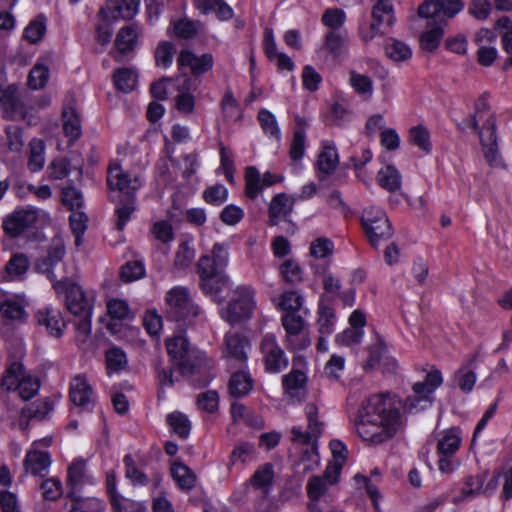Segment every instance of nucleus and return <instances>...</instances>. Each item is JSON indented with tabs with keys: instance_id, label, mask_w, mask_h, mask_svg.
Segmentation results:
<instances>
[{
	"instance_id": "nucleus-1",
	"label": "nucleus",
	"mask_w": 512,
	"mask_h": 512,
	"mask_svg": "<svg viewBox=\"0 0 512 512\" xmlns=\"http://www.w3.org/2000/svg\"><path fill=\"white\" fill-rule=\"evenodd\" d=\"M403 426L399 408L389 394H376L363 402L355 421L357 434L373 445L392 439Z\"/></svg>"
},
{
	"instance_id": "nucleus-2",
	"label": "nucleus",
	"mask_w": 512,
	"mask_h": 512,
	"mask_svg": "<svg viewBox=\"0 0 512 512\" xmlns=\"http://www.w3.org/2000/svg\"><path fill=\"white\" fill-rule=\"evenodd\" d=\"M228 261V247L222 243L213 245L211 255L200 257L197 263V273L200 277V287L205 294L216 296L229 285V278L224 273Z\"/></svg>"
},
{
	"instance_id": "nucleus-3",
	"label": "nucleus",
	"mask_w": 512,
	"mask_h": 512,
	"mask_svg": "<svg viewBox=\"0 0 512 512\" xmlns=\"http://www.w3.org/2000/svg\"><path fill=\"white\" fill-rule=\"evenodd\" d=\"M477 117L479 116L475 113L470 114L463 120L461 124L463 126L462 128H471L479 135L484 157L491 167L505 168L497 146L496 115L491 113L481 127L479 126Z\"/></svg>"
},
{
	"instance_id": "nucleus-4",
	"label": "nucleus",
	"mask_w": 512,
	"mask_h": 512,
	"mask_svg": "<svg viewBox=\"0 0 512 512\" xmlns=\"http://www.w3.org/2000/svg\"><path fill=\"white\" fill-rule=\"evenodd\" d=\"M166 316L175 322L190 323L198 316L199 307L193 302L189 290L183 286L170 289L165 296Z\"/></svg>"
},
{
	"instance_id": "nucleus-5",
	"label": "nucleus",
	"mask_w": 512,
	"mask_h": 512,
	"mask_svg": "<svg viewBox=\"0 0 512 512\" xmlns=\"http://www.w3.org/2000/svg\"><path fill=\"white\" fill-rule=\"evenodd\" d=\"M254 290L250 287L240 286L227 307L221 311V317L231 325L250 319L255 309Z\"/></svg>"
},
{
	"instance_id": "nucleus-6",
	"label": "nucleus",
	"mask_w": 512,
	"mask_h": 512,
	"mask_svg": "<svg viewBox=\"0 0 512 512\" xmlns=\"http://www.w3.org/2000/svg\"><path fill=\"white\" fill-rule=\"evenodd\" d=\"M1 386L7 391H17L19 396L26 401L37 394L40 384L37 378L24 373L21 363L13 362L7 368L2 378Z\"/></svg>"
},
{
	"instance_id": "nucleus-7",
	"label": "nucleus",
	"mask_w": 512,
	"mask_h": 512,
	"mask_svg": "<svg viewBox=\"0 0 512 512\" xmlns=\"http://www.w3.org/2000/svg\"><path fill=\"white\" fill-rule=\"evenodd\" d=\"M362 226L372 246L377 247L380 241L388 240L393 235V229L386 213L376 206L364 209L361 216Z\"/></svg>"
},
{
	"instance_id": "nucleus-8",
	"label": "nucleus",
	"mask_w": 512,
	"mask_h": 512,
	"mask_svg": "<svg viewBox=\"0 0 512 512\" xmlns=\"http://www.w3.org/2000/svg\"><path fill=\"white\" fill-rule=\"evenodd\" d=\"M53 288L57 294H64L67 309L75 316L88 315L92 312V304L85 296L82 288L70 279L55 281Z\"/></svg>"
},
{
	"instance_id": "nucleus-9",
	"label": "nucleus",
	"mask_w": 512,
	"mask_h": 512,
	"mask_svg": "<svg viewBox=\"0 0 512 512\" xmlns=\"http://www.w3.org/2000/svg\"><path fill=\"white\" fill-rule=\"evenodd\" d=\"M166 349L174 365L181 374H192L196 368L195 351L190 348L183 335L173 336L166 340Z\"/></svg>"
},
{
	"instance_id": "nucleus-10",
	"label": "nucleus",
	"mask_w": 512,
	"mask_h": 512,
	"mask_svg": "<svg viewBox=\"0 0 512 512\" xmlns=\"http://www.w3.org/2000/svg\"><path fill=\"white\" fill-rule=\"evenodd\" d=\"M464 8L462 0H427L418 8L419 16L429 18L433 22L446 25L449 19H452Z\"/></svg>"
},
{
	"instance_id": "nucleus-11",
	"label": "nucleus",
	"mask_w": 512,
	"mask_h": 512,
	"mask_svg": "<svg viewBox=\"0 0 512 512\" xmlns=\"http://www.w3.org/2000/svg\"><path fill=\"white\" fill-rule=\"evenodd\" d=\"M260 351L266 371L279 373L288 366V358L274 334L268 333L263 336Z\"/></svg>"
},
{
	"instance_id": "nucleus-12",
	"label": "nucleus",
	"mask_w": 512,
	"mask_h": 512,
	"mask_svg": "<svg viewBox=\"0 0 512 512\" xmlns=\"http://www.w3.org/2000/svg\"><path fill=\"white\" fill-rule=\"evenodd\" d=\"M281 322L286 332L288 347L293 350H304L310 346V338L304 333V319L297 312H286Z\"/></svg>"
},
{
	"instance_id": "nucleus-13",
	"label": "nucleus",
	"mask_w": 512,
	"mask_h": 512,
	"mask_svg": "<svg viewBox=\"0 0 512 512\" xmlns=\"http://www.w3.org/2000/svg\"><path fill=\"white\" fill-rule=\"evenodd\" d=\"M340 471V463H329L322 476L315 475L308 480L306 490L310 503H317L327 493L329 487L338 482Z\"/></svg>"
},
{
	"instance_id": "nucleus-14",
	"label": "nucleus",
	"mask_w": 512,
	"mask_h": 512,
	"mask_svg": "<svg viewBox=\"0 0 512 512\" xmlns=\"http://www.w3.org/2000/svg\"><path fill=\"white\" fill-rule=\"evenodd\" d=\"M305 414L308 421L307 431L301 427L291 429V440L300 444H309L317 440L324 430V422L319 419L318 407L314 403H308L305 406Z\"/></svg>"
},
{
	"instance_id": "nucleus-15",
	"label": "nucleus",
	"mask_w": 512,
	"mask_h": 512,
	"mask_svg": "<svg viewBox=\"0 0 512 512\" xmlns=\"http://www.w3.org/2000/svg\"><path fill=\"white\" fill-rule=\"evenodd\" d=\"M107 183L111 190H118L124 198L135 196L136 190L141 186L138 177H131L118 164L109 166Z\"/></svg>"
},
{
	"instance_id": "nucleus-16",
	"label": "nucleus",
	"mask_w": 512,
	"mask_h": 512,
	"mask_svg": "<svg viewBox=\"0 0 512 512\" xmlns=\"http://www.w3.org/2000/svg\"><path fill=\"white\" fill-rule=\"evenodd\" d=\"M223 355L230 365L243 367L247 362L248 340L239 333L228 332L224 338Z\"/></svg>"
},
{
	"instance_id": "nucleus-17",
	"label": "nucleus",
	"mask_w": 512,
	"mask_h": 512,
	"mask_svg": "<svg viewBox=\"0 0 512 512\" xmlns=\"http://www.w3.org/2000/svg\"><path fill=\"white\" fill-rule=\"evenodd\" d=\"M69 397L75 406L85 411L92 408L96 399L92 386L82 375H77L71 380Z\"/></svg>"
},
{
	"instance_id": "nucleus-18",
	"label": "nucleus",
	"mask_w": 512,
	"mask_h": 512,
	"mask_svg": "<svg viewBox=\"0 0 512 512\" xmlns=\"http://www.w3.org/2000/svg\"><path fill=\"white\" fill-rule=\"evenodd\" d=\"M37 220V214L31 209L16 210L8 215L3 221V229L10 237H17L30 227Z\"/></svg>"
},
{
	"instance_id": "nucleus-19",
	"label": "nucleus",
	"mask_w": 512,
	"mask_h": 512,
	"mask_svg": "<svg viewBox=\"0 0 512 512\" xmlns=\"http://www.w3.org/2000/svg\"><path fill=\"white\" fill-rule=\"evenodd\" d=\"M282 177L271 172H265L261 178L258 169L249 166L245 171L246 195L251 199H255L263 187H270L277 182L282 181Z\"/></svg>"
},
{
	"instance_id": "nucleus-20",
	"label": "nucleus",
	"mask_w": 512,
	"mask_h": 512,
	"mask_svg": "<svg viewBox=\"0 0 512 512\" xmlns=\"http://www.w3.org/2000/svg\"><path fill=\"white\" fill-rule=\"evenodd\" d=\"M38 325L45 327L47 333L55 338H60L66 328V322L60 310L53 307L39 309L35 313Z\"/></svg>"
},
{
	"instance_id": "nucleus-21",
	"label": "nucleus",
	"mask_w": 512,
	"mask_h": 512,
	"mask_svg": "<svg viewBox=\"0 0 512 512\" xmlns=\"http://www.w3.org/2000/svg\"><path fill=\"white\" fill-rule=\"evenodd\" d=\"M3 117L10 120L25 119L26 109L22 103L18 88L10 85L4 89V94L0 101Z\"/></svg>"
},
{
	"instance_id": "nucleus-22",
	"label": "nucleus",
	"mask_w": 512,
	"mask_h": 512,
	"mask_svg": "<svg viewBox=\"0 0 512 512\" xmlns=\"http://www.w3.org/2000/svg\"><path fill=\"white\" fill-rule=\"evenodd\" d=\"M65 255V246L61 239H53L51 242L47 255L39 259L36 263V268L39 272L48 276L51 282H55V275L53 269Z\"/></svg>"
},
{
	"instance_id": "nucleus-23",
	"label": "nucleus",
	"mask_w": 512,
	"mask_h": 512,
	"mask_svg": "<svg viewBox=\"0 0 512 512\" xmlns=\"http://www.w3.org/2000/svg\"><path fill=\"white\" fill-rule=\"evenodd\" d=\"M177 62L180 67H189L193 76H200L212 69L214 60L210 53L197 56L189 50H182Z\"/></svg>"
},
{
	"instance_id": "nucleus-24",
	"label": "nucleus",
	"mask_w": 512,
	"mask_h": 512,
	"mask_svg": "<svg viewBox=\"0 0 512 512\" xmlns=\"http://www.w3.org/2000/svg\"><path fill=\"white\" fill-rule=\"evenodd\" d=\"M68 485L71 487V491L67 494V498L75 501L76 498H80L76 495V492L86 483H91V478L86 473V461L83 459L74 460L68 467Z\"/></svg>"
},
{
	"instance_id": "nucleus-25",
	"label": "nucleus",
	"mask_w": 512,
	"mask_h": 512,
	"mask_svg": "<svg viewBox=\"0 0 512 512\" xmlns=\"http://www.w3.org/2000/svg\"><path fill=\"white\" fill-rule=\"evenodd\" d=\"M51 464L50 456L47 452L30 450L24 459V467L27 472L34 476L44 477Z\"/></svg>"
},
{
	"instance_id": "nucleus-26",
	"label": "nucleus",
	"mask_w": 512,
	"mask_h": 512,
	"mask_svg": "<svg viewBox=\"0 0 512 512\" xmlns=\"http://www.w3.org/2000/svg\"><path fill=\"white\" fill-rule=\"evenodd\" d=\"M338 163L339 157L335 145L329 141L323 142L316 161L318 172L327 176L336 170Z\"/></svg>"
},
{
	"instance_id": "nucleus-27",
	"label": "nucleus",
	"mask_w": 512,
	"mask_h": 512,
	"mask_svg": "<svg viewBox=\"0 0 512 512\" xmlns=\"http://www.w3.org/2000/svg\"><path fill=\"white\" fill-rule=\"evenodd\" d=\"M254 380L250 373L244 370L233 372L228 383L229 394L234 398H241L250 393Z\"/></svg>"
},
{
	"instance_id": "nucleus-28",
	"label": "nucleus",
	"mask_w": 512,
	"mask_h": 512,
	"mask_svg": "<svg viewBox=\"0 0 512 512\" xmlns=\"http://www.w3.org/2000/svg\"><path fill=\"white\" fill-rule=\"evenodd\" d=\"M140 36V29L138 26L132 24L122 27L116 35L115 47L120 54H126L135 49L138 38Z\"/></svg>"
},
{
	"instance_id": "nucleus-29",
	"label": "nucleus",
	"mask_w": 512,
	"mask_h": 512,
	"mask_svg": "<svg viewBox=\"0 0 512 512\" xmlns=\"http://www.w3.org/2000/svg\"><path fill=\"white\" fill-rule=\"evenodd\" d=\"M62 120L65 136L69 138L70 144L75 143L82 134L79 115L73 107L67 106L62 111Z\"/></svg>"
},
{
	"instance_id": "nucleus-30",
	"label": "nucleus",
	"mask_w": 512,
	"mask_h": 512,
	"mask_svg": "<svg viewBox=\"0 0 512 512\" xmlns=\"http://www.w3.org/2000/svg\"><path fill=\"white\" fill-rule=\"evenodd\" d=\"M52 410V405L50 401L45 399H40L29 406L22 408L21 417H20V427L24 430L27 428L28 419H44Z\"/></svg>"
},
{
	"instance_id": "nucleus-31",
	"label": "nucleus",
	"mask_w": 512,
	"mask_h": 512,
	"mask_svg": "<svg viewBox=\"0 0 512 512\" xmlns=\"http://www.w3.org/2000/svg\"><path fill=\"white\" fill-rule=\"evenodd\" d=\"M293 201L285 193L276 194L269 206L270 225H277L278 218L286 217L292 211Z\"/></svg>"
},
{
	"instance_id": "nucleus-32",
	"label": "nucleus",
	"mask_w": 512,
	"mask_h": 512,
	"mask_svg": "<svg viewBox=\"0 0 512 512\" xmlns=\"http://www.w3.org/2000/svg\"><path fill=\"white\" fill-rule=\"evenodd\" d=\"M171 474L178 486L183 490H191L196 483L195 473L180 461H175L171 466Z\"/></svg>"
},
{
	"instance_id": "nucleus-33",
	"label": "nucleus",
	"mask_w": 512,
	"mask_h": 512,
	"mask_svg": "<svg viewBox=\"0 0 512 512\" xmlns=\"http://www.w3.org/2000/svg\"><path fill=\"white\" fill-rule=\"evenodd\" d=\"M443 383L442 374L439 370L434 369L427 373L425 380L416 382L413 385V393L432 399V393Z\"/></svg>"
},
{
	"instance_id": "nucleus-34",
	"label": "nucleus",
	"mask_w": 512,
	"mask_h": 512,
	"mask_svg": "<svg viewBox=\"0 0 512 512\" xmlns=\"http://www.w3.org/2000/svg\"><path fill=\"white\" fill-rule=\"evenodd\" d=\"M401 174L392 165L381 168L377 174L378 184L385 190L394 192L401 187Z\"/></svg>"
},
{
	"instance_id": "nucleus-35",
	"label": "nucleus",
	"mask_w": 512,
	"mask_h": 512,
	"mask_svg": "<svg viewBox=\"0 0 512 512\" xmlns=\"http://www.w3.org/2000/svg\"><path fill=\"white\" fill-rule=\"evenodd\" d=\"M274 470L273 465L266 463L255 471L251 478L252 486L256 489L262 490L264 495H268L270 487L273 482Z\"/></svg>"
},
{
	"instance_id": "nucleus-36",
	"label": "nucleus",
	"mask_w": 512,
	"mask_h": 512,
	"mask_svg": "<svg viewBox=\"0 0 512 512\" xmlns=\"http://www.w3.org/2000/svg\"><path fill=\"white\" fill-rule=\"evenodd\" d=\"M461 436L456 428L445 431L442 437L438 440L437 450L443 456L453 455L460 447Z\"/></svg>"
},
{
	"instance_id": "nucleus-37",
	"label": "nucleus",
	"mask_w": 512,
	"mask_h": 512,
	"mask_svg": "<svg viewBox=\"0 0 512 512\" xmlns=\"http://www.w3.org/2000/svg\"><path fill=\"white\" fill-rule=\"evenodd\" d=\"M113 82L118 90L129 93L137 85V73L131 68L117 69L113 74Z\"/></svg>"
},
{
	"instance_id": "nucleus-38",
	"label": "nucleus",
	"mask_w": 512,
	"mask_h": 512,
	"mask_svg": "<svg viewBox=\"0 0 512 512\" xmlns=\"http://www.w3.org/2000/svg\"><path fill=\"white\" fill-rule=\"evenodd\" d=\"M346 41L347 32L345 30H330L325 35L324 47L334 58H338Z\"/></svg>"
},
{
	"instance_id": "nucleus-39",
	"label": "nucleus",
	"mask_w": 512,
	"mask_h": 512,
	"mask_svg": "<svg viewBox=\"0 0 512 512\" xmlns=\"http://www.w3.org/2000/svg\"><path fill=\"white\" fill-rule=\"evenodd\" d=\"M44 149V142L40 139L34 138L29 142L28 168L30 171L37 172L43 168L45 163Z\"/></svg>"
},
{
	"instance_id": "nucleus-40",
	"label": "nucleus",
	"mask_w": 512,
	"mask_h": 512,
	"mask_svg": "<svg viewBox=\"0 0 512 512\" xmlns=\"http://www.w3.org/2000/svg\"><path fill=\"white\" fill-rule=\"evenodd\" d=\"M318 324L320 335H330L334 330L335 312L334 309L323 302L318 307Z\"/></svg>"
},
{
	"instance_id": "nucleus-41",
	"label": "nucleus",
	"mask_w": 512,
	"mask_h": 512,
	"mask_svg": "<svg viewBox=\"0 0 512 512\" xmlns=\"http://www.w3.org/2000/svg\"><path fill=\"white\" fill-rule=\"evenodd\" d=\"M386 55L396 62L406 61L411 58V48L404 42L390 39L385 46Z\"/></svg>"
},
{
	"instance_id": "nucleus-42",
	"label": "nucleus",
	"mask_w": 512,
	"mask_h": 512,
	"mask_svg": "<svg viewBox=\"0 0 512 512\" xmlns=\"http://www.w3.org/2000/svg\"><path fill=\"white\" fill-rule=\"evenodd\" d=\"M258 121L264 133L269 137L279 140L281 138V131L278 126L276 117L267 109H261L258 112Z\"/></svg>"
},
{
	"instance_id": "nucleus-43",
	"label": "nucleus",
	"mask_w": 512,
	"mask_h": 512,
	"mask_svg": "<svg viewBox=\"0 0 512 512\" xmlns=\"http://www.w3.org/2000/svg\"><path fill=\"white\" fill-rule=\"evenodd\" d=\"M432 23L433 26L421 37V47L429 52L434 51L438 47L440 40L443 37L445 27L438 22L432 21Z\"/></svg>"
},
{
	"instance_id": "nucleus-44",
	"label": "nucleus",
	"mask_w": 512,
	"mask_h": 512,
	"mask_svg": "<svg viewBox=\"0 0 512 512\" xmlns=\"http://www.w3.org/2000/svg\"><path fill=\"white\" fill-rule=\"evenodd\" d=\"M46 17L38 15L24 30V38L31 44L38 43L46 32Z\"/></svg>"
},
{
	"instance_id": "nucleus-45",
	"label": "nucleus",
	"mask_w": 512,
	"mask_h": 512,
	"mask_svg": "<svg viewBox=\"0 0 512 512\" xmlns=\"http://www.w3.org/2000/svg\"><path fill=\"white\" fill-rule=\"evenodd\" d=\"M109 10L110 7H102L98 12V17L102 18V22L98 23L96 26V41L101 45H107L112 38V31L109 22Z\"/></svg>"
},
{
	"instance_id": "nucleus-46",
	"label": "nucleus",
	"mask_w": 512,
	"mask_h": 512,
	"mask_svg": "<svg viewBox=\"0 0 512 512\" xmlns=\"http://www.w3.org/2000/svg\"><path fill=\"white\" fill-rule=\"evenodd\" d=\"M299 125H305L304 121L299 120ZM305 141H306V132L305 127H298L295 129L293 134V139L290 145V157L293 161L300 160L305 152Z\"/></svg>"
},
{
	"instance_id": "nucleus-47",
	"label": "nucleus",
	"mask_w": 512,
	"mask_h": 512,
	"mask_svg": "<svg viewBox=\"0 0 512 512\" xmlns=\"http://www.w3.org/2000/svg\"><path fill=\"white\" fill-rule=\"evenodd\" d=\"M166 419H167L168 424L173 429V431L180 438L185 439L188 437V435L190 433V429H191V424L186 415H184L183 413H181L179 411H175V412L168 414Z\"/></svg>"
},
{
	"instance_id": "nucleus-48",
	"label": "nucleus",
	"mask_w": 512,
	"mask_h": 512,
	"mask_svg": "<svg viewBox=\"0 0 512 512\" xmlns=\"http://www.w3.org/2000/svg\"><path fill=\"white\" fill-rule=\"evenodd\" d=\"M349 83L357 94L367 97L372 96L373 82L368 76L352 70L349 73Z\"/></svg>"
},
{
	"instance_id": "nucleus-49",
	"label": "nucleus",
	"mask_w": 512,
	"mask_h": 512,
	"mask_svg": "<svg viewBox=\"0 0 512 512\" xmlns=\"http://www.w3.org/2000/svg\"><path fill=\"white\" fill-rule=\"evenodd\" d=\"M29 268V259L22 253L14 254L7 262L5 270L11 278H20Z\"/></svg>"
},
{
	"instance_id": "nucleus-50",
	"label": "nucleus",
	"mask_w": 512,
	"mask_h": 512,
	"mask_svg": "<svg viewBox=\"0 0 512 512\" xmlns=\"http://www.w3.org/2000/svg\"><path fill=\"white\" fill-rule=\"evenodd\" d=\"M174 54L175 46L171 42L159 43L154 52L156 65L162 68L170 67L173 63Z\"/></svg>"
},
{
	"instance_id": "nucleus-51",
	"label": "nucleus",
	"mask_w": 512,
	"mask_h": 512,
	"mask_svg": "<svg viewBox=\"0 0 512 512\" xmlns=\"http://www.w3.org/2000/svg\"><path fill=\"white\" fill-rule=\"evenodd\" d=\"M70 227L75 236V244L79 246L82 242V236L87 229L88 217L80 210L72 211L69 217Z\"/></svg>"
},
{
	"instance_id": "nucleus-52",
	"label": "nucleus",
	"mask_w": 512,
	"mask_h": 512,
	"mask_svg": "<svg viewBox=\"0 0 512 512\" xmlns=\"http://www.w3.org/2000/svg\"><path fill=\"white\" fill-rule=\"evenodd\" d=\"M49 79V69L47 66L36 63L33 68L30 70L28 75V85L32 89H41L43 88Z\"/></svg>"
},
{
	"instance_id": "nucleus-53",
	"label": "nucleus",
	"mask_w": 512,
	"mask_h": 512,
	"mask_svg": "<svg viewBox=\"0 0 512 512\" xmlns=\"http://www.w3.org/2000/svg\"><path fill=\"white\" fill-rule=\"evenodd\" d=\"M135 210V196H128L120 200V204L116 209L117 222L116 227L118 230H123L124 226L131 217L132 212Z\"/></svg>"
},
{
	"instance_id": "nucleus-54",
	"label": "nucleus",
	"mask_w": 512,
	"mask_h": 512,
	"mask_svg": "<svg viewBox=\"0 0 512 512\" xmlns=\"http://www.w3.org/2000/svg\"><path fill=\"white\" fill-rule=\"evenodd\" d=\"M453 382L464 393L472 391L475 382L476 374L474 371L469 370L467 367H461L453 377Z\"/></svg>"
},
{
	"instance_id": "nucleus-55",
	"label": "nucleus",
	"mask_w": 512,
	"mask_h": 512,
	"mask_svg": "<svg viewBox=\"0 0 512 512\" xmlns=\"http://www.w3.org/2000/svg\"><path fill=\"white\" fill-rule=\"evenodd\" d=\"M409 139L413 145L419 147L424 152H430V134L425 127L421 125L412 127L409 131Z\"/></svg>"
},
{
	"instance_id": "nucleus-56",
	"label": "nucleus",
	"mask_w": 512,
	"mask_h": 512,
	"mask_svg": "<svg viewBox=\"0 0 512 512\" xmlns=\"http://www.w3.org/2000/svg\"><path fill=\"white\" fill-rule=\"evenodd\" d=\"M5 132L7 135V149L13 153H20L24 147L22 129L16 125H9Z\"/></svg>"
},
{
	"instance_id": "nucleus-57",
	"label": "nucleus",
	"mask_w": 512,
	"mask_h": 512,
	"mask_svg": "<svg viewBox=\"0 0 512 512\" xmlns=\"http://www.w3.org/2000/svg\"><path fill=\"white\" fill-rule=\"evenodd\" d=\"M202 13H215L222 21L230 20L234 15L233 9L224 0H209Z\"/></svg>"
},
{
	"instance_id": "nucleus-58",
	"label": "nucleus",
	"mask_w": 512,
	"mask_h": 512,
	"mask_svg": "<svg viewBox=\"0 0 512 512\" xmlns=\"http://www.w3.org/2000/svg\"><path fill=\"white\" fill-rule=\"evenodd\" d=\"M106 365L109 371H119L127 365V357L125 352L118 348L112 347L105 354Z\"/></svg>"
},
{
	"instance_id": "nucleus-59",
	"label": "nucleus",
	"mask_w": 512,
	"mask_h": 512,
	"mask_svg": "<svg viewBox=\"0 0 512 512\" xmlns=\"http://www.w3.org/2000/svg\"><path fill=\"white\" fill-rule=\"evenodd\" d=\"M151 233L154 238L163 245H168L174 240L173 227L165 220L155 222L152 226Z\"/></svg>"
},
{
	"instance_id": "nucleus-60",
	"label": "nucleus",
	"mask_w": 512,
	"mask_h": 512,
	"mask_svg": "<svg viewBox=\"0 0 512 512\" xmlns=\"http://www.w3.org/2000/svg\"><path fill=\"white\" fill-rule=\"evenodd\" d=\"M280 273L283 279L290 284L300 283L303 279L301 267L292 259L286 260L281 265Z\"/></svg>"
},
{
	"instance_id": "nucleus-61",
	"label": "nucleus",
	"mask_w": 512,
	"mask_h": 512,
	"mask_svg": "<svg viewBox=\"0 0 512 512\" xmlns=\"http://www.w3.org/2000/svg\"><path fill=\"white\" fill-rule=\"evenodd\" d=\"M2 316L9 320H22L26 313L23 305L13 299H7L0 305Z\"/></svg>"
},
{
	"instance_id": "nucleus-62",
	"label": "nucleus",
	"mask_w": 512,
	"mask_h": 512,
	"mask_svg": "<svg viewBox=\"0 0 512 512\" xmlns=\"http://www.w3.org/2000/svg\"><path fill=\"white\" fill-rule=\"evenodd\" d=\"M306 380L307 378L303 371L293 369L289 374L283 377L282 383L285 391L292 395L294 391L304 387Z\"/></svg>"
},
{
	"instance_id": "nucleus-63",
	"label": "nucleus",
	"mask_w": 512,
	"mask_h": 512,
	"mask_svg": "<svg viewBox=\"0 0 512 512\" xmlns=\"http://www.w3.org/2000/svg\"><path fill=\"white\" fill-rule=\"evenodd\" d=\"M345 20V12L338 8H329L322 16L323 24L330 28V30H343L342 26L344 25Z\"/></svg>"
},
{
	"instance_id": "nucleus-64",
	"label": "nucleus",
	"mask_w": 512,
	"mask_h": 512,
	"mask_svg": "<svg viewBox=\"0 0 512 512\" xmlns=\"http://www.w3.org/2000/svg\"><path fill=\"white\" fill-rule=\"evenodd\" d=\"M228 197V190L222 184H216L206 188L203 192L204 200L211 205L220 206Z\"/></svg>"
}]
</instances>
